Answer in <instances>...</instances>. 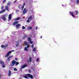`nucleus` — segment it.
<instances>
[{
  "mask_svg": "<svg viewBox=\"0 0 79 79\" xmlns=\"http://www.w3.org/2000/svg\"><path fill=\"white\" fill-rule=\"evenodd\" d=\"M25 76H27V77H30L31 79H33V76L31 74L28 73L27 74H25Z\"/></svg>",
  "mask_w": 79,
  "mask_h": 79,
  "instance_id": "nucleus-1",
  "label": "nucleus"
},
{
  "mask_svg": "<svg viewBox=\"0 0 79 79\" xmlns=\"http://www.w3.org/2000/svg\"><path fill=\"white\" fill-rule=\"evenodd\" d=\"M29 44H28L27 45V47H25V48L24 49V51H27V52H29V49H27L29 47Z\"/></svg>",
  "mask_w": 79,
  "mask_h": 79,
  "instance_id": "nucleus-2",
  "label": "nucleus"
},
{
  "mask_svg": "<svg viewBox=\"0 0 79 79\" xmlns=\"http://www.w3.org/2000/svg\"><path fill=\"white\" fill-rule=\"evenodd\" d=\"M11 52H12V51H10L9 52H8L7 53L6 55L5 56V57H7V56H8L10 54V53H11Z\"/></svg>",
  "mask_w": 79,
  "mask_h": 79,
  "instance_id": "nucleus-3",
  "label": "nucleus"
},
{
  "mask_svg": "<svg viewBox=\"0 0 79 79\" xmlns=\"http://www.w3.org/2000/svg\"><path fill=\"white\" fill-rule=\"evenodd\" d=\"M27 66L26 64V63H25V64L23 65V66H21V68L22 69H23V68H26Z\"/></svg>",
  "mask_w": 79,
  "mask_h": 79,
  "instance_id": "nucleus-4",
  "label": "nucleus"
},
{
  "mask_svg": "<svg viewBox=\"0 0 79 79\" xmlns=\"http://www.w3.org/2000/svg\"><path fill=\"white\" fill-rule=\"evenodd\" d=\"M27 12V10H26V8H24L23 11V13L24 15L25 14V13H26Z\"/></svg>",
  "mask_w": 79,
  "mask_h": 79,
  "instance_id": "nucleus-5",
  "label": "nucleus"
},
{
  "mask_svg": "<svg viewBox=\"0 0 79 79\" xmlns=\"http://www.w3.org/2000/svg\"><path fill=\"white\" fill-rule=\"evenodd\" d=\"M19 23V22H18V21H15L13 23V26H15V25H16V24H18Z\"/></svg>",
  "mask_w": 79,
  "mask_h": 79,
  "instance_id": "nucleus-6",
  "label": "nucleus"
},
{
  "mask_svg": "<svg viewBox=\"0 0 79 79\" xmlns=\"http://www.w3.org/2000/svg\"><path fill=\"white\" fill-rule=\"evenodd\" d=\"M16 61H15V60H13V61H12V66H14V65H15V64H16Z\"/></svg>",
  "mask_w": 79,
  "mask_h": 79,
  "instance_id": "nucleus-7",
  "label": "nucleus"
},
{
  "mask_svg": "<svg viewBox=\"0 0 79 79\" xmlns=\"http://www.w3.org/2000/svg\"><path fill=\"white\" fill-rule=\"evenodd\" d=\"M69 13L72 16H73V17H76V16L74 15V13L73 12L70 11Z\"/></svg>",
  "mask_w": 79,
  "mask_h": 79,
  "instance_id": "nucleus-8",
  "label": "nucleus"
},
{
  "mask_svg": "<svg viewBox=\"0 0 79 79\" xmlns=\"http://www.w3.org/2000/svg\"><path fill=\"white\" fill-rule=\"evenodd\" d=\"M11 75V71L10 70L9 71V73H8V76L10 77Z\"/></svg>",
  "mask_w": 79,
  "mask_h": 79,
  "instance_id": "nucleus-9",
  "label": "nucleus"
},
{
  "mask_svg": "<svg viewBox=\"0 0 79 79\" xmlns=\"http://www.w3.org/2000/svg\"><path fill=\"white\" fill-rule=\"evenodd\" d=\"M6 11V10L5 9H3L2 10H1L0 11V14H1V13H4L5 11Z\"/></svg>",
  "mask_w": 79,
  "mask_h": 79,
  "instance_id": "nucleus-10",
  "label": "nucleus"
},
{
  "mask_svg": "<svg viewBox=\"0 0 79 79\" xmlns=\"http://www.w3.org/2000/svg\"><path fill=\"white\" fill-rule=\"evenodd\" d=\"M28 19H29L30 21H32V16H30L28 18Z\"/></svg>",
  "mask_w": 79,
  "mask_h": 79,
  "instance_id": "nucleus-11",
  "label": "nucleus"
},
{
  "mask_svg": "<svg viewBox=\"0 0 79 79\" xmlns=\"http://www.w3.org/2000/svg\"><path fill=\"white\" fill-rule=\"evenodd\" d=\"M5 9L6 10L8 11H9V7L8 6H5Z\"/></svg>",
  "mask_w": 79,
  "mask_h": 79,
  "instance_id": "nucleus-12",
  "label": "nucleus"
},
{
  "mask_svg": "<svg viewBox=\"0 0 79 79\" xmlns=\"http://www.w3.org/2000/svg\"><path fill=\"white\" fill-rule=\"evenodd\" d=\"M2 17L3 19L4 20V21H6V18H5V16L4 15L2 16Z\"/></svg>",
  "mask_w": 79,
  "mask_h": 79,
  "instance_id": "nucleus-13",
  "label": "nucleus"
},
{
  "mask_svg": "<svg viewBox=\"0 0 79 79\" xmlns=\"http://www.w3.org/2000/svg\"><path fill=\"white\" fill-rule=\"evenodd\" d=\"M12 16V15L11 14H10L9 15V19H11V17Z\"/></svg>",
  "mask_w": 79,
  "mask_h": 79,
  "instance_id": "nucleus-14",
  "label": "nucleus"
},
{
  "mask_svg": "<svg viewBox=\"0 0 79 79\" xmlns=\"http://www.w3.org/2000/svg\"><path fill=\"white\" fill-rule=\"evenodd\" d=\"M21 26V24H18L16 25V27L17 28H19V26Z\"/></svg>",
  "mask_w": 79,
  "mask_h": 79,
  "instance_id": "nucleus-15",
  "label": "nucleus"
},
{
  "mask_svg": "<svg viewBox=\"0 0 79 79\" xmlns=\"http://www.w3.org/2000/svg\"><path fill=\"white\" fill-rule=\"evenodd\" d=\"M12 56H9L8 58H7V61H10V58H11Z\"/></svg>",
  "mask_w": 79,
  "mask_h": 79,
  "instance_id": "nucleus-16",
  "label": "nucleus"
},
{
  "mask_svg": "<svg viewBox=\"0 0 79 79\" xmlns=\"http://www.w3.org/2000/svg\"><path fill=\"white\" fill-rule=\"evenodd\" d=\"M0 64H4V62L2 60H0Z\"/></svg>",
  "mask_w": 79,
  "mask_h": 79,
  "instance_id": "nucleus-17",
  "label": "nucleus"
},
{
  "mask_svg": "<svg viewBox=\"0 0 79 79\" xmlns=\"http://www.w3.org/2000/svg\"><path fill=\"white\" fill-rule=\"evenodd\" d=\"M21 19V18L19 17L17 18V19H15V21H18V20H19Z\"/></svg>",
  "mask_w": 79,
  "mask_h": 79,
  "instance_id": "nucleus-18",
  "label": "nucleus"
},
{
  "mask_svg": "<svg viewBox=\"0 0 79 79\" xmlns=\"http://www.w3.org/2000/svg\"><path fill=\"white\" fill-rule=\"evenodd\" d=\"M24 44L25 45H27L28 43H27V41H25L24 42Z\"/></svg>",
  "mask_w": 79,
  "mask_h": 79,
  "instance_id": "nucleus-19",
  "label": "nucleus"
},
{
  "mask_svg": "<svg viewBox=\"0 0 79 79\" xmlns=\"http://www.w3.org/2000/svg\"><path fill=\"white\" fill-rule=\"evenodd\" d=\"M23 77H24V78H26V79H27L28 78V77H27V75H26L23 76Z\"/></svg>",
  "mask_w": 79,
  "mask_h": 79,
  "instance_id": "nucleus-20",
  "label": "nucleus"
},
{
  "mask_svg": "<svg viewBox=\"0 0 79 79\" xmlns=\"http://www.w3.org/2000/svg\"><path fill=\"white\" fill-rule=\"evenodd\" d=\"M31 40V37H29L28 38V40L29 41H31V40Z\"/></svg>",
  "mask_w": 79,
  "mask_h": 79,
  "instance_id": "nucleus-21",
  "label": "nucleus"
},
{
  "mask_svg": "<svg viewBox=\"0 0 79 79\" xmlns=\"http://www.w3.org/2000/svg\"><path fill=\"white\" fill-rule=\"evenodd\" d=\"M1 47L2 48H5V46H4L3 45H2L1 46Z\"/></svg>",
  "mask_w": 79,
  "mask_h": 79,
  "instance_id": "nucleus-22",
  "label": "nucleus"
},
{
  "mask_svg": "<svg viewBox=\"0 0 79 79\" xmlns=\"http://www.w3.org/2000/svg\"><path fill=\"white\" fill-rule=\"evenodd\" d=\"M75 12H76V15H77L79 13V12H78V11L77 10H75Z\"/></svg>",
  "mask_w": 79,
  "mask_h": 79,
  "instance_id": "nucleus-23",
  "label": "nucleus"
},
{
  "mask_svg": "<svg viewBox=\"0 0 79 79\" xmlns=\"http://www.w3.org/2000/svg\"><path fill=\"white\" fill-rule=\"evenodd\" d=\"M32 27H28V29H32Z\"/></svg>",
  "mask_w": 79,
  "mask_h": 79,
  "instance_id": "nucleus-24",
  "label": "nucleus"
},
{
  "mask_svg": "<svg viewBox=\"0 0 79 79\" xmlns=\"http://www.w3.org/2000/svg\"><path fill=\"white\" fill-rule=\"evenodd\" d=\"M29 61L30 62L32 61V58L31 57H29Z\"/></svg>",
  "mask_w": 79,
  "mask_h": 79,
  "instance_id": "nucleus-25",
  "label": "nucleus"
},
{
  "mask_svg": "<svg viewBox=\"0 0 79 79\" xmlns=\"http://www.w3.org/2000/svg\"><path fill=\"white\" fill-rule=\"evenodd\" d=\"M6 67V66L5 65V64H2V67L4 68H5Z\"/></svg>",
  "mask_w": 79,
  "mask_h": 79,
  "instance_id": "nucleus-26",
  "label": "nucleus"
},
{
  "mask_svg": "<svg viewBox=\"0 0 79 79\" xmlns=\"http://www.w3.org/2000/svg\"><path fill=\"white\" fill-rule=\"evenodd\" d=\"M4 46L5 47V48H6V47H7L8 46V44H5Z\"/></svg>",
  "mask_w": 79,
  "mask_h": 79,
  "instance_id": "nucleus-27",
  "label": "nucleus"
},
{
  "mask_svg": "<svg viewBox=\"0 0 79 79\" xmlns=\"http://www.w3.org/2000/svg\"><path fill=\"white\" fill-rule=\"evenodd\" d=\"M17 70H18L16 68H15L14 69V71H17Z\"/></svg>",
  "mask_w": 79,
  "mask_h": 79,
  "instance_id": "nucleus-28",
  "label": "nucleus"
},
{
  "mask_svg": "<svg viewBox=\"0 0 79 79\" xmlns=\"http://www.w3.org/2000/svg\"><path fill=\"white\" fill-rule=\"evenodd\" d=\"M3 8H4V7L3 6H1V9H2V10H3Z\"/></svg>",
  "mask_w": 79,
  "mask_h": 79,
  "instance_id": "nucleus-29",
  "label": "nucleus"
},
{
  "mask_svg": "<svg viewBox=\"0 0 79 79\" xmlns=\"http://www.w3.org/2000/svg\"><path fill=\"white\" fill-rule=\"evenodd\" d=\"M33 51H34V52H35V51H36V48H35L33 49Z\"/></svg>",
  "mask_w": 79,
  "mask_h": 79,
  "instance_id": "nucleus-30",
  "label": "nucleus"
},
{
  "mask_svg": "<svg viewBox=\"0 0 79 79\" xmlns=\"http://www.w3.org/2000/svg\"><path fill=\"white\" fill-rule=\"evenodd\" d=\"M27 23H30V20L29 19L27 20Z\"/></svg>",
  "mask_w": 79,
  "mask_h": 79,
  "instance_id": "nucleus-31",
  "label": "nucleus"
},
{
  "mask_svg": "<svg viewBox=\"0 0 79 79\" xmlns=\"http://www.w3.org/2000/svg\"><path fill=\"white\" fill-rule=\"evenodd\" d=\"M30 42V44H33V41H31Z\"/></svg>",
  "mask_w": 79,
  "mask_h": 79,
  "instance_id": "nucleus-32",
  "label": "nucleus"
},
{
  "mask_svg": "<svg viewBox=\"0 0 79 79\" xmlns=\"http://www.w3.org/2000/svg\"><path fill=\"white\" fill-rule=\"evenodd\" d=\"M77 3H79V0H77L76 1Z\"/></svg>",
  "mask_w": 79,
  "mask_h": 79,
  "instance_id": "nucleus-33",
  "label": "nucleus"
},
{
  "mask_svg": "<svg viewBox=\"0 0 79 79\" xmlns=\"http://www.w3.org/2000/svg\"><path fill=\"white\" fill-rule=\"evenodd\" d=\"M6 0H3V1L2 3H5V2H6Z\"/></svg>",
  "mask_w": 79,
  "mask_h": 79,
  "instance_id": "nucleus-34",
  "label": "nucleus"
},
{
  "mask_svg": "<svg viewBox=\"0 0 79 79\" xmlns=\"http://www.w3.org/2000/svg\"><path fill=\"white\" fill-rule=\"evenodd\" d=\"M22 27L23 29H24L25 28V27L24 26H23Z\"/></svg>",
  "mask_w": 79,
  "mask_h": 79,
  "instance_id": "nucleus-35",
  "label": "nucleus"
},
{
  "mask_svg": "<svg viewBox=\"0 0 79 79\" xmlns=\"http://www.w3.org/2000/svg\"><path fill=\"white\" fill-rule=\"evenodd\" d=\"M16 65H18V64H19V62H16Z\"/></svg>",
  "mask_w": 79,
  "mask_h": 79,
  "instance_id": "nucleus-36",
  "label": "nucleus"
},
{
  "mask_svg": "<svg viewBox=\"0 0 79 79\" xmlns=\"http://www.w3.org/2000/svg\"><path fill=\"white\" fill-rule=\"evenodd\" d=\"M27 37V35H24V38H25V37Z\"/></svg>",
  "mask_w": 79,
  "mask_h": 79,
  "instance_id": "nucleus-37",
  "label": "nucleus"
},
{
  "mask_svg": "<svg viewBox=\"0 0 79 79\" xmlns=\"http://www.w3.org/2000/svg\"><path fill=\"white\" fill-rule=\"evenodd\" d=\"M28 72H29V73H31V71L30 70H29Z\"/></svg>",
  "mask_w": 79,
  "mask_h": 79,
  "instance_id": "nucleus-38",
  "label": "nucleus"
},
{
  "mask_svg": "<svg viewBox=\"0 0 79 79\" xmlns=\"http://www.w3.org/2000/svg\"><path fill=\"white\" fill-rule=\"evenodd\" d=\"M39 58H37V59H36V61H39Z\"/></svg>",
  "mask_w": 79,
  "mask_h": 79,
  "instance_id": "nucleus-39",
  "label": "nucleus"
},
{
  "mask_svg": "<svg viewBox=\"0 0 79 79\" xmlns=\"http://www.w3.org/2000/svg\"><path fill=\"white\" fill-rule=\"evenodd\" d=\"M18 45H19V44H16V47H18Z\"/></svg>",
  "mask_w": 79,
  "mask_h": 79,
  "instance_id": "nucleus-40",
  "label": "nucleus"
},
{
  "mask_svg": "<svg viewBox=\"0 0 79 79\" xmlns=\"http://www.w3.org/2000/svg\"><path fill=\"white\" fill-rule=\"evenodd\" d=\"M35 29H38V27H35Z\"/></svg>",
  "mask_w": 79,
  "mask_h": 79,
  "instance_id": "nucleus-41",
  "label": "nucleus"
},
{
  "mask_svg": "<svg viewBox=\"0 0 79 79\" xmlns=\"http://www.w3.org/2000/svg\"><path fill=\"white\" fill-rule=\"evenodd\" d=\"M34 47V44H32V45H31V47Z\"/></svg>",
  "mask_w": 79,
  "mask_h": 79,
  "instance_id": "nucleus-42",
  "label": "nucleus"
},
{
  "mask_svg": "<svg viewBox=\"0 0 79 79\" xmlns=\"http://www.w3.org/2000/svg\"><path fill=\"white\" fill-rule=\"evenodd\" d=\"M24 6H22V10H23V9L24 8Z\"/></svg>",
  "mask_w": 79,
  "mask_h": 79,
  "instance_id": "nucleus-43",
  "label": "nucleus"
},
{
  "mask_svg": "<svg viewBox=\"0 0 79 79\" xmlns=\"http://www.w3.org/2000/svg\"><path fill=\"white\" fill-rule=\"evenodd\" d=\"M16 11L17 12H19V10H16Z\"/></svg>",
  "mask_w": 79,
  "mask_h": 79,
  "instance_id": "nucleus-44",
  "label": "nucleus"
},
{
  "mask_svg": "<svg viewBox=\"0 0 79 79\" xmlns=\"http://www.w3.org/2000/svg\"><path fill=\"white\" fill-rule=\"evenodd\" d=\"M1 74L0 73V79H1Z\"/></svg>",
  "mask_w": 79,
  "mask_h": 79,
  "instance_id": "nucleus-45",
  "label": "nucleus"
},
{
  "mask_svg": "<svg viewBox=\"0 0 79 79\" xmlns=\"http://www.w3.org/2000/svg\"><path fill=\"white\" fill-rule=\"evenodd\" d=\"M10 4V3H7V5H9Z\"/></svg>",
  "mask_w": 79,
  "mask_h": 79,
  "instance_id": "nucleus-46",
  "label": "nucleus"
},
{
  "mask_svg": "<svg viewBox=\"0 0 79 79\" xmlns=\"http://www.w3.org/2000/svg\"><path fill=\"white\" fill-rule=\"evenodd\" d=\"M15 59L16 60H17V58H15Z\"/></svg>",
  "mask_w": 79,
  "mask_h": 79,
  "instance_id": "nucleus-47",
  "label": "nucleus"
},
{
  "mask_svg": "<svg viewBox=\"0 0 79 79\" xmlns=\"http://www.w3.org/2000/svg\"><path fill=\"white\" fill-rule=\"evenodd\" d=\"M15 50H12V52H15Z\"/></svg>",
  "mask_w": 79,
  "mask_h": 79,
  "instance_id": "nucleus-48",
  "label": "nucleus"
},
{
  "mask_svg": "<svg viewBox=\"0 0 79 79\" xmlns=\"http://www.w3.org/2000/svg\"><path fill=\"white\" fill-rule=\"evenodd\" d=\"M23 5H26V3H24V4Z\"/></svg>",
  "mask_w": 79,
  "mask_h": 79,
  "instance_id": "nucleus-49",
  "label": "nucleus"
},
{
  "mask_svg": "<svg viewBox=\"0 0 79 79\" xmlns=\"http://www.w3.org/2000/svg\"><path fill=\"white\" fill-rule=\"evenodd\" d=\"M16 2V1H14V3H15Z\"/></svg>",
  "mask_w": 79,
  "mask_h": 79,
  "instance_id": "nucleus-50",
  "label": "nucleus"
},
{
  "mask_svg": "<svg viewBox=\"0 0 79 79\" xmlns=\"http://www.w3.org/2000/svg\"><path fill=\"white\" fill-rule=\"evenodd\" d=\"M42 36H41V37H40V39H42Z\"/></svg>",
  "mask_w": 79,
  "mask_h": 79,
  "instance_id": "nucleus-51",
  "label": "nucleus"
},
{
  "mask_svg": "<svg viewBox=\"0 0 79 79\" xmlns=\"http://www.w3.org/2000/svg\"><path fill=\"white\" fill-rule=\"evenodd\" d=\"M25 6V5L23 4V6Z\"/></svg>",
  "mask_w": 79,
  "mask_h": 79,
  "instance_id": "nucleus-52",
  "label": "nucleus"
},
{
  "mask_svg": "<svg viewBox=\"0 0 79 79\" xmlns=\"http://www.w3.org/2000/svg\"><path fill=\"white\" fill-rule=\"evenodd\" d=\"M19 6H21V5H19Z\"/></svg>",
  "mask_w": 79,
  "mask_h": 79,
  "instance_id": "nucleus-53",
  "label": "nucleus"
}]
</instances>
